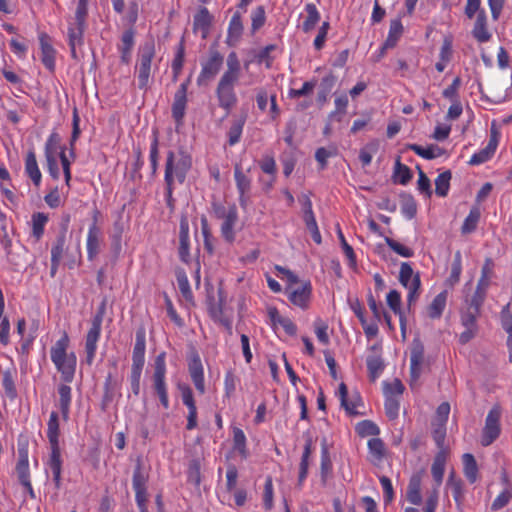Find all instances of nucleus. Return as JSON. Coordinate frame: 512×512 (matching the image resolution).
<instances>
[{
	"label": "nucleus",
	"instance_id": "22",
	"mask_svg": "<svg viewBox=\"0 0 512 512\" xmlns=\"http://www.w3.org/2000/svg\"><path fill=\"white\" fill-rule=\"evenodd\" d=\"M407 149L412 150L417 155L427 160H432L445 154V150L435 144L422 147L418 144H408Z\"/></svg>",
	"mask_w": 512,
	"mask_h": 512
},
{
	"label": "nucleus",
	"instance_id": "3",
	"mask_svg": "<svg viewBox=\"0 0 512 512\" xmlns=\"http://www.w3.org/2000/svg\"><path fill=\"white\" fill-rule=\"evenodd\" d=\"M155 56V43L153 39L145 41L139 48L138 82L139 88L145 89L148 85L151 62Z\"/></svg>",
	"mask_w": 512,
	"mask_h": 512
},
{
	"label": "nucleus",
	"instance_id": "11",
	"mask_svg": "<svg viewBox=\"0 0 512 512\" xmlns=\"http://www.w3.org/2000/svg\"><path fill=\"white\" fill-rule=\"evenodd\" d=\"M98 213V211L95 212L94 221L89 227L87 235V256L90 261L94 260L101 251L102 232L101 229L97 226Z\"/></svg>",
	"mask_w": 512,
	"mask_h": 512
},
{
	"label": "nucleus",
	"instance_id": "49",
	"mask_svg": "<svg viewBox=\"0 0 512 512\" xmlns=\"http://www.w3.org/2000/svg\"><path fill=\"white\" fill-rule=\"evenodd\" d=\"M336 147H320L315 152V159L320 165V169H325L327 167V160L329 157H333L337 155Z\"/></svg>",
	"mask_w": 512,
	"mask_h": 512
},
{
	"label": "nucleus",
	"instance_id": "37",
	"mask_svg": "<svg viewBox=\"0 0 512 512\" xmlns=\"http://www.w3.org/2000/svg\"><path fill=\"white\" fill-rule=\"evenodd\" d=\"M147 481L148 474L144 472L142 460L141 458H137L132 479L134 490H138V488H146Z\"/></svg>",
	"mask_w": 512,
	"mask_h": 512
},
{
	"label": "nucleus",
	"instance_id": "10",
	"mask_svg": "<svg viewBox=\"0 0 512 512\" xmlns=\"http://www.w3.org/2000/svg\"><path fill=\"white\" fill-rule=\"evenodd\" d=\"M190 84V77L177 89L174 95V101L171 108V113L174 121L177 125H181L183 123V119L185 116V110L187 106V90Z\"/></svg>",
	"mask_w": 512,
	"mask_h": 512
},
{
	"label": "nucleus",
	"instance_id": "45",
	"mask_svg": "<svg viewBox=\"0 0 512 512\" xmlns=\"http://www.w3.org/2000/svg\"><path fill=\"white\" fill-rule=\"evenodd\" d=\"M462 271V256L460 251H456L454 255V260L451 265V273L447 280L450 286H454L459 282L460 275Z\"/></svg>",
	"mask_w": 512,
	"mask_h": 512
},
{
	"label": "nucleus",
	"instance_id": "5",
	"mask_svg": "<svg viewBox=\"0 0 512 512\" xmlns=\"http://www.w3.org/2000/svg\"><path fill=\"white\" fill-rule=\"evenodd\" d=\"M165 352H161L155 358L154 362V373L152 377L153 381V389L158 395L161 404L164 408L169 407L168 393L167 387L165 383V374H166V363H165Z\"/></svg>",
	"mask_w": 512,
	"mask_h": 512
},
{
	"label": "nucleus",
	"instance_id": "8",
	"mask_svg": "<svg viewBox=\"0 0 512 512\" xmlns=\"http://www.w3.org/2000/svg\"><path fill=\"white\" fill-rule=\"evenodd\" d=\"M424 345L419 338H415L411 344L410 354V380L411 388L418 385V380L422 373V364L424 361Z\"/></svg>",
	"mask_w": 512,
	"mask_h": 512
},
{
	"label": "nucleus",
	"instance_id": "15",
	"mask_svg": "<svg viewBox=\"0 0 512 512\" xmlns=\"http://www.w3.org/2000/svg\"><path fill=\"white\" fill-rule=\"evenodd\" d=\"M16 473L20 483L26 482L30 479L29 460H28V444L25 442L19 444L18 447V462L16 464Z\"/></svg>",
	"mask_w": 512,
	"mask_h": 512
},
{
	"label": "nucleus",
	"instance_id": "14",
	"mask_svg": "<svg viewBox=\"0 0 512 512\" xmlns=\"http://www.w3.org/2000/svg\"><path fill=\"white\" fill-rule=\"evenodd\" d=\"M179 257L184 263H190L191 257L189 252V223L186 216H182L180 219Z\"/></svg>",
	"mask_w": 512,
	"mask_h": 512
},
{
	"label": "nucleus",
	"instance_id": "51",
	"mask_svg": "<svg viewBox=\"0 0 512 512\" xmlns=\"http://www.w3.org/2000/svg\"><path fill=\"white\" fill-rule=\"evenodd\" d=\"M48 221V217L44 213H36L32 217V234L36 238V240H39L44 232V226L46 222Z\"/></svg>",
	"mask_w": 512,
	"mask_h": 512
},
{
	"label": "nucleus",
	"instance_id": "52",
	"mask_svg": "<svg viewBox=\"0 0 512 512\" xmlns=\"http://www.w3.org/2000/svg\"><path fill=\"white\" fill-rule=\"evenodd\" d=\"M418 170V181L417 189L420 193L424 194L427 198L432 196L431 182L420 166H417Z\"/></svg>",
	"mask_w": 512,
	"mask_h": 512
},
{
	"label": "nucleus",
	"instance_id": "42",
	"mask_svg": "<svg viewBox=\"0 0 512 512\" xmlns=\"http://www.w3.org/2000/svg\"><path fill=\"white\" fill-rule=\"evenodd\" d=\"M2 386L8 398L14 399L17 396V390L14 383V373L12 370L7 369L2 372Z\"/></svg>",
	"mask_w": 512,
	"mask_h": 512
},
{
	"label": "nucleus",
	"instance_id": "23",
	"mask_svg": "<svg viewBox=\"0 0 512 512\" xmlns=\"http://www.w3.org/2000/svg\"><path fill=\"white\" fill-rule=\"evenodd\" d=\"M59 408L64 421H68L70 413V405L72 400L71 387L67 384L58 386Z\"/></svg>",
	"mask_w": 512,
	"mask_h": 512
},
{
	"label": "nucleus",
	"instance_id": "16",
	"mask_svg": "<svg viewBox=\"0 0 512 512\" xmlns=\"http://www.w3.org/2000/svg\"><path fill=\"white\" fill-rule=\"evenodd\" d=\"M472 35L480 43L488 42L491 39L492 35L487 29V16L484 10H480L476 16Z\"/></svg>",
	"mask_w": 512,
	"mask_h": 512
},
{
	"label": "nucleus",
	"instance_id": "27",
	"mask_svg": "<svg viewBox=\"0 0 512 512\" xmlns=\"http://www.w3.org/2000/svg\"><path fill=\"white\" fill-rule=\"evenodd\" d=\"M447 296L448 293L446 290L440 292L428 306V316L431 319H438L441 317L446 306Z\"/></svg>",
	"mask_w": 512,
	"mask_h": 512
},
{
	"label": "nucleus",
	"instance_id": "44",
	"mask_svg": "<svg viewBox=\"0 0 512 512\" xmlns=\"http://www.w3.org/2000/svg\"><path fill=\"white\" fill-rule=\"evenodd\" d=\"M66 228H63L57 235L55 243L51 249V258L62 259L66 249Z\"/></svg>",
	"mask_w": 512,
	"mask_h": 512
},
{
	"label": "nucleus",
	"instance_id": "50",
	"mask_svg": "<svg viewBox=\"0 0 512 512\" xmlns=\"http://www.w3.org/2000/svg\"><path fill=\"white\" fill-rule=\"evenodd\" d=\"M356 431L361 437L375 436L380 432L378 426L370 420H363L359 422L356 426Z\"/></svg>",
	"mask_w": 512,
	"mask_h": 512
},
{
	"label": "nucleus",
	"instance_id": "59",
	"mask_svg": "<svg viewBox=\"0 0 512 512\" xmlns=\"http://www.w3.org/2000/svg\"><path fill=\"white\" fill-rule=\"evenodd\" d=\"M368 448L376 460H382L385 454V447L384 442L380 438H371L368 441Z\"/></svg>",
	"mask_w": 512,
	"mask_h": 512
},
{
	"label": "nucleus",
	"instance_id": "34",
	"mask_svg": "<svg viewBox=\"0 0 512 512\" xmlns=\"http://www.w3.org/2000/svg\"><path fill=\"white\" fill-rule=\"evenodd\" d=\"M69 345V337L66 333L55 343V345L51 348V360L53 363H57L62 358H66L69 356L67 354V348Z\"/></svg>",
	"mask_w": 512,
	"mask_h": 512
},
{
	"label": "nucleus",
	"instance_id": "39",
	"mask_svg": "<svg viewBox=\"0 0 512 512\" xmlns=\"http://www.w3.org/2000/svg\"><path fill=\"white\" fill-rule=\"evenodd\" d=\"M320 470H321V479L325 483L326 480H327L328 475L332 471V461H331V458H330V454H329L328 446L326 444V440H324L323 443H322V448H321V467H320Z\"/></svg>",
	"mask_w": 512,
	"mask_h": 512
},
{
	"label": "nucleus",
	"instance_id": "9",
	"mask_svg": "<svg viewBox=\"0 0 512 512\" xmlns=\"http://www.w3.org/2000/svg\"><path fill=\"white\" fill-rule=\"evenodd\" d=\"M501 411L499 407L492 408L485 421V427L483 429V435L481 439V443L483 446L491 445L500 434V420Z\"/></svg>",
	"mask_w": 512,
	"mask_h": 512
},
{
	"label": "nucleus",
	"instance_id": "54",
	"mask_svg": "<svg viewBox=\"0 0 512 512\" xmlns=\"http://www.w3.org/2000/svg\"><path fill=\"white\" fill-rule=\"evenodd\" d=\"M400 409V401L393 395H386L385 399V413L390 420L398 417Z\"/></svg>",
	"mask_w": 512,
	"mask_h": 512
},
{
	"label": "nucleus",
	"instance_id": "28",
	"mask_svg": "<svg viewBox=\"0 0 512 512\" xmlns=\"http://www.w3.org/2000/svg\"><path fill=\"white\" fill-rule=\"evenodd\" d=\"M403 33V25L399 19L392 20L390 23L389 34L383 44V50L394 48Z\"/></svg>",
	"mask_w": 512,
	"mask_h": 512
},
{
	"label": "nucleus",
	"instance_id": "1",
	"mask_svg": "<svg viewBox=\"0 0 512 512\" xmlns=\"http://www.w3.org/2000/svg\"><path fill=\"white\" fill-rule=\"evenodd\" d=\"M191 167L192 157L189 153L183 149H180L177 154L169 151L165 163V184L174 185L175 180L180 184L184 183Z\"/></svg>",
	"mask_w": 512,
	"mask_h": 512
},
{
	"label": "nucleus",
	"instance_id": "25",
	"mask_svg": "<svg viewBox=\"0 0 512 512\" xmlns=\"http://www.w3.org/2000/svg\"><path fill=\"white\" fill-rule=\"evenodd\" d=\"M413 177V173L411 169L400 162V158L398 157L395 162L394 172L392 175V180L394 183H398L401 185H407Z\"/></svg>",
	"mask_w": 512,
	"mask_h": 512
},
{
	"label": "nucleus",
	"instance_id": "57",
	"mask_svg": "<svg viewBox=\"0 0 512 512\" xmlns=\"http://www.w3.org/2000/svg\"><path fill=\"white\" fill-rule=\"evenodd\" d=\"M244 122H245L244 119H238L232 123V125L228 131L229 145L233 146L239 142L241 134H242Z\"/></svg>",
	"mask_w": 512,
	"mask_h": 512
},
{
	"label": "nucleus",
	"instance_id": "38",
	"mask_svg": "<svg viewBox=\"0 0 512 512\" xmlns=\"http://www.w3.org/2000/svg\"><path fill=\"white\" fill-rule=\"evenodd\" d=\"M367 369L371 381H375L384 369V362L380 356H369L366 360Z\"/></svg>",
	"mask_w": 512,
	"mask_h": 512
},
{
	"label": "nucleus",
	"instance_id": "53",
	"mask_svg": "<svg viewBox=\"0 0 512 512\" xmlns=\"http://www.w3.org/2000/svg\"><path fill=\"white\" fill-rule=\"evenodd\" d=\"M337 235H338V238L340 240V243H341V247L343 249V252L344 254L346 255V257L348 258V261H349V266L352 268V269H356L357 267V261H356V255L354 253V250L353 248L347 243L341 229H338L337 231Z\"/></svg>",
	"mask_w": 512,
	"mask_h": 512
},
{
	"label": "nucleus",
	"instance_id": "62",
	"mask_svg": "<svg viewBox=\"0 0 512 512\" xmlns=\"http://www.w3.org/2000/svg\"><path fill=\"white\" fill-rule=\"evenodd\" d=\"M420 286H421L420 276L418 273H416L412 279L410 287L408 288L409 293H408L407 301H408L409 307L416 302V300L419 296Z\"/></svg>",
	"mask_w": 512,
	"mask_h": 512
},
{
	"label": "nucleus",
	"instance_id": "6",
	"mask_svg": "<svg viewBox=\"0 0 512 512\" xmlns=\"http://www.w3.org/2000/svg\"><path fill=\"white\" fill-rule=\"evenodd\" d=\"M104 312H105V304L103 303L101 305V307L99 308L98 312L93 317L91 328L89 329V331L86 335V343H85L86 362L89 365L92 364L94 357H95L97 341L100 337L101 325H102V321H103Z\"/></svg>",
	"mask_w": 512,
	"mask_h": 512
},
{
	"label": "nucleus",
	"instance_id": "40",
	"mask_svg": "<svg viewBox=\"0 0 512 512\" xmlns=\"http://www.w3.org/2000/svg\"><path fill=\"white\" fill-rule=\"evenodd\" d=\"M339 396H340L341 406L345 409V411L349 415H356L357 414L356 407L358 405L357 402L360 399L357 398V400H355V401L354 400L349 401L347 398V396H348L347 386L343 382L339 385Z\"/></svg>",
	"mask_w": 512,
	"mask_h": 512
},
{
	"label": "nucleus",
	"instance_id": "43",
	"mask_svg": "<svg viewBox=\"0 0 512 512\" xmlns=\"http://www.w3.org/2000/svg\"><path fill=\"white\" fill-rule=\"evenodd\" d=\"M233 442L234 449L239 452L243 459H246L249 454L246 448V437L240 428L235 427L233 429Z\"/></svg>",
	"mask_w": 512,
	"mask_h": 512
},
{
	"label": "nucleus",
	"instance_id": "32",
	"mask_svg": "<svg viewBox=\"0 0 512 512\" xmlns=\"http://www.w3.org/2000/svg\"><path fill=\"white\" fill-rule=\"evenodd\" d=\"M401 203V211L408 219H413L417 213V204L414 197L409 194L402 192L399 195Z\"/></svg>",
	"mask_w": 512,
	"mask_h": 512
},
{
	"label": "nucleus",
	"instance_id": "17",
	"mask_svg": "<svg viewBox=\"0 0 512 512\" xmlns=\"http://www.w3.org/2000/svg\"><path fill=\"white\" fill-rule=\"evenodd\" d=\"M54 364L61 373V379L65 383H69L73 380L76 369V356L74 353H70L69 356L62 358Z\"/></svg>",
	"mask_w": 512,
	"mask_h": 512
},
{
	"label": "nucleus",
	"instance_id": "56",
	"mask_svg": "<svg viewBox=\"0 0 512 512\" xmlns=\"http://www.w3.org/2000/svg\"><path fill=\"white\" fill-rule=\"evenodd\" d=\"M432 437L437 447L440 450H444L445 438H446V424L444 423H433Z\"/></svg>",
	"mask_w": 512,
	"mask_h": 512
},
{
	"label": "nucleus",
	"instance_id": "35",
	"mask_svg": "<svg viewBox=\"0 0 512 512\" xmlns=\"http://www.w3.org/2000/svg\"><path fill=\"white\" fill-rule=\"evenodd\" d=\"M452 173L450 170H446L438 175L435 179V193L439 197H446L450 189V181Z\"/></svg>",
	"mask_w": 512,
	"mask_h": 512
},
{
	"label": "nucleus",
	"instance_id": "61",
	"mask_svg": "<svg viewBox=\"0 0 512 512\" xmlns=\"http://www.w3.org/2000/svg\"><path fill=\"white\" fill-rule=\"evenodd\" d=\"M414 276L415 274L411 265L407 262H403L400 267L399 282L405 288H409Z\"/></svg>",
	"mask_w": 512,
	"mask_h": 512
},
{
	"label": "nucleus",
	"instance_id": "4",
	"mask_svg": "<svg viewBox=\"0 0 512 512\" xmlns=\"http://www.w3.org/2000/svg\"><path fill=\"white\" fill-rule=\"evenodd\" d=\"M239 78L222 75L217 88L216 95L218 98L219 106L229 113L237 103V96L234 90Z\"/></svg>",
	"mask_w": 512,
	"mask_h": 512
},
{
	"label": "nucleus",
	"instance_id": "19",
	"mask_svg": "<svg viewBox=\"0 0 512 512\" xmlns=\"http://www.w3.org/2000/svg\"><path fill=\"white\" fill-rule=\"evenodd\" d=\"M237 220V209L234 205L230 206L229 215H227V218L223 219V223L221 225L222 236L228 243H232L235 240L234 226Z\"/></svg>",
	"mask_w": 512,
	"mask_h": 512
},
{
	"label": "nucleus",
	"instance_id": "13",
	"mask_svg": "<svg viewBox=\"0 0 512 512\" xmlns=\"http://www.w3.org/2000/svg\"><path fill=\"white\" fill-rule=\"evenodd\" d=\"M289 292V300L296 306L306 309L311 296V283L309 281L303 283L298 288L287 287Z\"/></svg>",
	"mask_w": 512,
	"mask_h": 512
},
{
	"label": "nucleus",
	"instance_id": "31",
	"mask_svg": "<svg viewBox=\"0 0 512 512\" xmlns=\"http://www.w3.org/2000/svg\"><path fill=\"white\" fill-rule=\"evenodd\" d=\"M243 24L239 12H235L231 18L228 28V43L237 42L243 33Z\"/></svg>",
	"mask_w": 512,
	"mask_h": 512
},
{
	"label": "nucleus",
	"instance_id": "26",
	"mask_svg": "<svg viewBox=\"0 0 512 512\" xmlns=\"http://www.w3.org/2000/svg\"><path fill=\"white\" fill-rule=\"evenodd\" d=\"M463 472L467 480L473 484L478 478V465L475 457L470 453H465L462 456Z\"/></svg>",
	"mask_w": 512,
	"mask_h": 512
},
{
	"label": "nucleus",
	"instance_id": "48",
	"mask_svg": "<svg viewBox=\"0 0 512 512\" xmlns=\"http://www.w3.org/2000/svg\"><path fill=\"white\" fill-rule=\"evenodd\" d=\"M61 138L58 133L53 132L47 139L45 144V157L56 158L57 151L60 147Z\"/></svg>",
	"mask_w": 512,
	"mask_h": 512
},
{
	"label": "nucleus",
	"instance_id": "47",
	"mask_svg": "<svg viewBox=\"0 0 512 512\" xmlns=\"http://www.w3.org/2000/svg\"><path fill=\"white\" fill-rule=\"evenodd\" d=\"M479 219H480L479 209L472 208L470 210L468 216L464 220V223L461 227L462 233L467 234V233L473 232L477 227V223H478Z\"/></svg>",
	"mask_w": 512,
	"mask_h": 512
},
{
	"label": "nucleus",
	"instance_id": "55",
	"mask_svg": "<svg viewBox=\"0 0 512 512\" xmlns=\"http://www.w3.org/2000/svg\"><path fill=\"white\" fill-rule=\"evenodd\" d=\"M240 62L235 52H231L227 57V70L223 75L239 78L240 76Z\"/></svg>",
	"mask_w": 512,
	"mask_h": 512
},
{
	"label": "nucleus",
	"instance_id": "36",
	"mask_svg": "<svg viewBox=\"0 0 512 512\" xmlns=\"http://www.w3.org/2000/svg\"><path fill=\"white\" fill-rule=\"evenodd\" d=\"M234 178L239 194L249 193L251 190V179L242 171L240 164L234 165Z\"/></svg>",
	"mask_w": 512,
	"mask_h": 512
},
{
	"label": "nucleus",
	"instance_id": "20",
	"mask_svg": "<svg viewBox=\"0 0 512 512\" xmlns=\"http://www.w3.org/2000/svg\"><path fill=\"white\" fill-rule=\"evenodd\" d=\"M446 460L447 455L445 450H439L432 463L431 473L436 483L435 487H437V489H439L443 481Z\"/></svg>",
	"mask_w": 512,
	"mask_h": 512
},
{
	"label": "nucleus",
	"instance_id": "58",
	"mask_svg": "<svg viewBox=\"0 0 512 512\" xmlns=\"http://www.w3.org/2000/svg\"><path fill=\"white\" fill-rule=\"evenodd\" d=\"M48 465L52 470L53 474L61 473L62 471V459L60 447L51 448V453L48 461Z\"/></svg>",
	"mask_w": 512,
	"mask_h": 512
},
{
	"label": "nucleus",
	"instance_id": "64",
	"mask_svg": "<svg viewBox=\"0 0 512 512\" xmlns=\"http://www.w3.org/2000/svg\"><path fill=\"white\" fill-rule=\"evenodd\" d=\"M439 498V489L434 487L428 494L423 512H435Z\"/></svg>",
	"mask_w": 512,
	"mask_h": 512
},
{
	"label": "nucleus",
	"instance_id": "30",
	"mask_svg": "<svg viewBox=\"0 0 512 512\" xmlns=\"http://www.w3.org/2000/svg\"><path fill=\"white\" fill-rule=\"evenodd\" d=\"M212 22V16L210 15L208 9L206 7H201L199 11L194 16V29H200L203 31V38L206 37L208 33L209 27Z\"/></svg>",
	"mask_w": 512,
	"mask_h": 512
},
{
	"label": "nucleus",
	"instance_id": "46",
	"mask_svg": "<svg viewBox=\"0 0 512 512\" xmlns=\"http://www.w3.org/2000/svg\"><path fill=\"white\" fill-rule=\"evenodd\" d=\"M480 315V310L467 307L465 311L461 312V323L465 328H476L477 329V318Z\"/></svg>",
	"mask_w": 512,
	"mask_h": 512
},
{
	"label": "nucleus",
	"instance_id": "12",
	"mask_svg": "<svg viewBox=\"0 0 512 512\" xmlns=\"http://www.w3.org/2000/svg\"><path fill=\"white\" fill-rule=\"evenodd\" d=\"M189 373L191 379L195 385L196 390L200 394L205 393V384H204V374H203V366L200 359V356L197 352H194L188 363Z\"/></svg>",
	"mask_w": 512,
	"mask_h": 512
},
{
	"label": "nucleus",
	"instance_id": "29",
	"mask_svg": "<svg viewBox=\"0 0 512 512\" xmlns=\"http://www.w3.org/2000/svg\"><path fill=\"white\" fill-rule=\"evenodd\" d=\"M312 453V438L308 437L306 439V443L304 445V451L301 457L300 467H299V476H298V485H302L303 481L307 477L308 467H309V458Z\"/></svg>",
	"mask_w": 512,
	"mask_h": 512
},
{
	"label": "nucleus",
	"instance_id": "2",
	"mask_svg": "<svg viewBox=\"0 0 512 512\" xmlns=\"http://www.w3.org/2000/svg\"><path fill=\"white\" fill-rule=\"evenodd\" d=\"M88 15V0H78V5L75 12V27L69 28V45L71 56L78 59L76 52V45L83 43V34L86 28V19Z\"/></svg>",
	"mask_w": 512,
	"mask_h": 512
},
{
	"label": "nucleus",
	"instance_id": "41",
	"mask_svg": "<svg viewBox=\"0 0 512 512\" xmlns=\"http://www.w3.org/2000/svg\"><path fill=\"white\" fill-rule=\"evenodd\" d=\"M176 278L182 296L185 298V300L189 302L192 301L193 293L190 288L189 280L185 271L183 269H178L176 271Z\"/></svg>",
	"mask_w": 512,
	"mask_h": 512
},
{
	"label": "nucleus",
	"instance_id": "18",
	"mask_svg": "<svg viewBox=\"0 0 512 512\" xmlns=\"http://www.w3.org/2000/svg\"><path fill=\"white\" fill-rule=\"evenodd\" d=\"M39 41L42 52V63L47 69L53 71L55 66V50L50 43V38L46 33H41Z\"/></svg>",
	"mask_w": 512,
	"mask_h": 512
},
{
	"label": "nucleus",
	"instance_id": "24",
	"mask_svg": "<svg viewBox=\"0 0 512 512\" xmlns=\"http://www.w3.org/2000/svg\"><path fill=\"white\" fill-rule=\"evenodd\" d=\"M47 426H48L47 438L50 443V448L60 447L59 446V434H60L59 417H58L57 412H55V411L51 412Z\"/></svg>",
	"mask_w": 512,
	"mask_h": 512
},
{
	"label": "nucleus",
	"instance_id": "21",
	"mask_svg": "<svg viewBox=\"0 0 512 512\" xmlns=\"http://www.w3.org/2000/svg\"><path fill=\"white\" fill-rule=\"evenodd\" d=\"M25 172L28 177L32 180L35 186H39L41 183V172L38 167L36 154L33 150H29L25 159Z\"/></svg>",
	"mask_w": 512,
	"mask_h": 512
},
{
	"label": "nucleus",
	"instance_id": "63",
	"mask_svg": "<svg viewBox=\"0 0 512 512\" xmlns=\"http://www.w3.org/2000/svg\"><path fill=\"white\" fill-rule=\"evenodd\" d=\"M145 349H146L145 330H144V328H140L136 331V339H135V345L133 348L132 355H145Z\"/></svg>",
	"mask_w": 512,
	"mask_h": 512
},
{
	"label": "nucleus",
	"instance_id": "33",
	"mask_svg": "<svg viewBox=\"0 0 512 512\" xmlns=\"http://www.w3.org/2000/svg\"><path fill=\"white\" fill-rule=\"evenodd\" d=\"M305 11L307 12V17L302 24V30L305 33H308L312 31L315 28L316 24L319 22L320 14L315 4L312 3L306 4Z\"/></svg>",
	"mask_w": 512,
	"mask_h": 512
},
{
	"label": "nucleus",
	"instance_id": "7",
	"mask_svg": "<svg viewBox=\"0 0 512 512\" xmlns=\"http://www.w3.org/2000/svg\"><path fill=\"white\" fill-rule=\"evenodd\" d=\"M223 61V55L215 48L214 45H211L209 48V57L204 63H202V70L198 76L197 84L201 86L206 82L211 81L221 70Z\"/></svg>",
	"mask_w": 512,
	"mask_h": 512
},
{
	"label": "nucleus",
	"instance_id": "60",
	"mask_svg": "<svg viewBox=\"0 0 512 512\" xmlns=\"http://www.w3.org/2000/svg\"><path fill=\"white\" fill-rule=\"evenodd\" d=\"M385 242L390 247V249L402 257L410 258L414 255L412 249L400 244L390 237H385Z\"/></svg>",
	"mask_w": 512,
	"mask_h": 512
}]
</instances>
